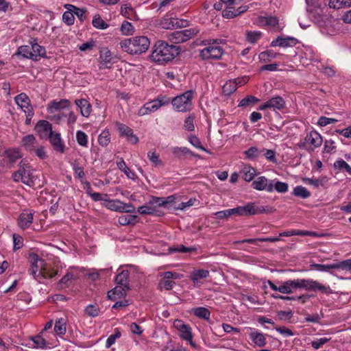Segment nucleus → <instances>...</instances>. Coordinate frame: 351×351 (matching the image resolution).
I'll return each mask as SVG.
<instances>
[{"label": "nucleus", "mask_w": 351, "mask_h": 351, "mask_svg": "<svg viewBox=\"0 0 351 351\" xmlns=\"http://www.w3.org/2000/svg\"><path fill=\"white\" fill-rule=\"evenodd\" d=\"M99 308L97 305L89 304L85 308V313L90 317H97L99 315Z\"/></svg>", "instance_id": "obj_61"}, {"label": "nucleus", "mask_w": 351, "mask_h": 351, "mask_svg": "<svg viewBox=\"0 0 351 351\" xmlns=\"http://www.w3.org/2000/svg\"><path fill=\"white\" fill-rule=\"evenodd\" d=\"M237 89V84L233 80H229L222 87L223 93L229 95L234 93Z\"/></svg>", "instance_id": "obj_51"}, {"label": "nucleus", "mask_w": 351, "mask_h": 351, "mask_svg": "<svg viewBox=\"0 0 351 351\" xmlns=\"http://www.w3.org/2000/svg\"><path fill=\"white\" fill-rule=\"evenodd\" d=\"M194 93L189 90L184 93L173 97L170 100L173 109L178 112H186L190 111L192 108V99Z\"/></svg>", "instance_id": "obj_3"}, {"label": "nucleus", "mask_w": 351, "mask_h": 351, "mask_svg": "<svg viewBox=\"0 0 351 351\" xmlns=\"http://www.w3.org/2000/svg\"><path fill=\"white\" fill-rule=\"evenodd\" d=\"M33 213H28L27 211L23 212L18 220V224L19 227L22 229H25L32 224L33 221Z\"/></svg>", "instance_id": "obj_25"}, {"label": "nucleus", "mask_w": 351, "mask_h": 351, "mask_svg": "<svg viewBox=\"0 0 351 351\" xmlns=\"http://www.w3.org/2000/svg\"><path fill=\"white\" fill-rule=\"evenodd\" d=\"M179 52V47L163 40H158L153 47L150 58L158 64H165L172 60Z\"/></svg>", "instance_id": "obj_1"}, {"label": "nucleus", "mask_w": 351, "mask_h": 351, "mask_svg": "<svg viewBox=\"0 0 351 351\" xmlns=\"http://www.w3.org/2000/svg\"><path fill=\"white\" fill-rule=\"evenodd\" d=\"M266 336L258 331H253L250 333V339L258 347H263L266 345Z\"/></svg>", "instance_id": "obj_26"}, {"label": "nucleus", "mask_w": 351, "mask_h": 351, "mask_svg": "<svg viewBox=\"0 0 351 351\" xmlns=\"http://www.w3.org/2000/svg\"><path fill=\"white\" fill-rule=\"evenodd\" d=\"M295 289L293 280H289L283 282L279 286L278 291L283 294H289L292 293V289Z\"/></svg>", "instance_id": "obj_39"}, {"label": "nucleus", "mask_w": 351, "mask_h": 351, "mask_svg": "<svg viewBox=\"0 0 351 351\" xmlns=\"http://www.w3.org/2000/svg\"><path fill=\"white\" fill-rule=\"evenodd\" d=\"M121 14L125 18L134 20L136 17L135 12L129 4H124L121 8Z\"/></svg>", "instance_id": "obj_38"}, {"label": "nucleus", "mask_w": 351, "mask_h": 351, "mask_svg": "<svg viewBox=\"0 0 351 351\" xmlns=\"http://www.w3.org/2000/svg\"><path fill=\"white\" fill-rule=\"evenodd\" d=\"M30 44L32 45L33 60H38V57H45L46 53L45 48L39 45L36 43V39L31 41Z\"/></svg>", "instance_id": "obj_30"}, {"label": "nucleus", "mask_w": 351, "mask_h": 351, "mask_svg": "<svg viewBox=\"0 0 351 351\" xmlns=\"http://www.w3.org/2000/svg\"><path fill=\"white\" fill-rule=\"evenodd\" d=\"M50 143L53 149L59 153L63 154L65 152V145L60 133L53 132L49 136Z\"/></svg>", "instance_id": "obj_16"}, {"label": "nucleus", "mask_w": 351, "mask_h": 351, "mask_svg": "<svg viewBox=\"0 0 351 351\" xmlns=\"http://www.w3.org/2000/svg\"><path fill=\"white\" fill-rule=\"evenodd\" d=\"M191 311L194 315L200 319L205 320H208L210 319V312L205 307H196L193 308Z\"/></svg>", "instance_id": "obj_34"}, {"label": "nucleus", "mask_w": 351, "mask_h": 351, "mask_svg": "<svg viewBox=\"0 0 351 351\" xmlns=\"http://www.w3.org/2000/svg\"><path fill=\"white\" fill-rule=\"evenodd\" d=\"M133 54H141L147 51L150 42L147 37L144 36L132 38Z\"/></svg>", "instance_id": "obj_11"}, {"label": "nucleus", "mask_w": 351, "mask_h": 351, "mask_svg": "<svg viewBox=\"0 0 351 351\" xmlns=\"http://www.w3.org/2000/svg\"><path fill=\"white\" fill-rule=\"evenodd\" d=\"M128 277H129V271L123 270L120 272L115 278V281L118 285H122L125 287L127 289H129L128 286Z\"/></svg>", "instance_id": "obj_35"}, {"label": "nucleus", "mask_w": 351, "mask_h": 351, "mask_svg": "<svg viewBox=\"0 0 351 351\" xmlns=\"http://www.w3.org/2000/svg\"><path fill=\"white\" fill-rule=\"evenodd\" d=\"M241 173L243 178L246 182H250L254 179L255 176L256 170L253 167L250 166L244 167L243 169L241 170Z\"/></svg>", "instance_id": "obj_41"}, {"label": "nucleus", "mask_w": 351, "mask_h": 351, "mask_svg": "<svg viewBox=\"0 0 351 351\" xmlns=\"http://www.w3.org/2000/svg\"><path fill=\"white\" fill-rule=\"evenodd\" d=\"M162 23V27L166 29H171L173 27H185L189 25V21L185 19H180L177 18L165 19Z\"/></svg>", "instance_id": "obj_19"}, {"label": "nucleus", "mask_w": 351, "mask_h": 351, "mask_svg": "<svg viewBox=\"0 0 351 351\" xmlns=\"http://www.w3.org/2000/svg\"><path fill=\"white\" fill-rule=\"evenodd\" d=\"M147 158L153 163L155 167H159L162 165L159 155L156 152H149L147 153Z\"/></svg>", "instance_id": "obj_60"}, {"label": "nucleus", "mask_w": 351, "mask_h": 351, "mask_svg": "<svg viewBox=\"0 0 351 351\" xmlns=\"http://www.w3.org/2000/svg\"><path fill=\"white\" fill-rule=\"evenodd\" d=\"M313 232L307 230H291L289 231H285L279 234L280 237H291L295 235L299 236H310L312 235Z\"/></svg>", "instance_id": "obj_43"}, {"label": "nucleus", "mask_w": 351, "mask_h": 351, "mask_svg": "<svg viewBox=\"0 0 351 351\" xmlns=\"http://www.w3.org/2000/svg\"><path fill=\"white\" fill-rule=\"evenodd\" d=\"M260 154L261 151L256 147H251L244 152L246 158L251 160L258 158Z\"/></svg>", "instance_id": "obj_58"}, {"label": "nucleus", "mask_w": 351, "mask_h": 351, "mask_svg": "<svg viewBox=\"0 0 351 351\" xmlns=\"http://www.w3.org/2000/svg\"><path fill=\"white\" fill-rule=\"evenodd\" d=\"M12 177L15 182L21 181L23 184L29 186L34 184L31 167L28 163L23 160L20 162L19 170L13 173Z\"/></svg>", "instance_id": "obj_6"}, {"label": "nucleus", "mask_w": 351, "mask_h": 351, "mask_svg": "<svg viewBox=\"0 0 351 351\" xmlns=\"http://www.w3.org/2000/svg\"><path fill=\"white\" fill-rule=\"evenodd\" d=\"M100 69L110 68L111 52L107 48L101 50L99 56Z\"/></svg>", "instance_id": "obj_27"}, {"label": "nucleus", "mask_w": 351, "mask_h": 351, "mask_svg": "<svg viewBox=\"0 0 351 351\" xmlns=\"http://www.w3.org/2000/svg\"><path fill=\"white\" fill-rule=\"evenodd\" d=\"M292 194L302 199H306L311 196V193L306 188L302 186H297L293 189Z\"/></svg>", "instance_id": "obj_40"}, {"label": "nucleus", "mask_w": 351, "mask_h": 351, "mask_svg": "<svg viewBox=\"0 0 351 351\" xmlns=\"http://www.w3.org/2000/svg\"><path fill=\"white\" fill-rule=\"evenodd\" d=\"M259 101L258 99L255 97L254 96L250 95L245 98H243L239 103V106L241 107H246L248 106L251 104H255Z\"/></svg>", "instance_id": "obj_64"}, {"label": "nucleus", "mask_w": 351, "mask_h": 351, "mask_svg": "<svg viewBox=\"0 0 351 351\" xmlns=\"http://www.w3.org/2000/svg\"><path fill=\"white\" fill-rule=\"evenodd\" d=\"M273 182L274 180H272ZM289 186L286 182L280 181H276L275 183L273 182V191L275 190L278 193H285L288 191Z\"/></svg>", "instance_id": "obj_55"}, {"label": "nucleus", "mask_w": 351, "mask_h": 351, "mask_svg": "<svg viewBox=\"0 0 351 351\" xmlns=\"http://www.w3.org/2000/svg\"><path fill=\"white\" fill-rule=\"evenodd\" d=\"M21 156L20 152L16 149H8L5 152V157L10 163H14Z\"/></svg>", "instance_id": "obj_47"}, {"label": "nucleus", "mask_w": 351, "mask_h": 351, "mask_svg": "<svg viewBox=\"0 0 351 351\" xmlns=\"http://www.w3.org/2000/svg\"><path fill=\"white\" fill-rule=\"evenodd\" d=\"M106 208L110 210L119 212L121 201L119 199H107Z\"/></svg>", "instance_id": "obj_62"}, {"label": "nucleus", "mask_w": 351, "mask_h": 351, "mask_svg": "<svg viewBox=\"0 0 351 351\" xmlns=\"http://www.w3.org/2000/svg\"><path fill=\"white\" fill-rule=\"evenodd\" d=\"M334 168L339 171H346L349 175H351V167L341 158L334 162Z\"/></svg>", "instance_id": "obj_42"}, {"label": "nucleus", "mask_w": 351, "mask_h": 351, "mask_svg": "<svg viewBox=\"0 0 351 351\" xmlns=\"http://www.w3.org/2000/svg\"><path fill=\"white\" fill-rule=\"evenodd\" d=\"M224 43L221 39H206L202 41L201 45L207 46L200 50L199 57L202 60H219L223 54V49L219 45Z\"/></svg>", "instance_id": "obj_2"}, {"label": "nucleus", "mask_w": 351, "mask_h": 351, "mask_svg": "<svg viewBox=\"0 0 351 351\" xmlns=\"http://www.w3.org/2000/svg\"><path fill=\"white\" fill-rule=\"evenodd\" d=\"M14 56H22L25 58L33 60L32 46L23 45L19 47Z\"/></svg>", "instance_id": "obj_36"}, {"label": "nucleus", "mask_w": 351, "mask_h": 351, "mask_svg": "<svg viewBox=\"0 0 351 351\" xmlns=\"http://www.w3.org/2000/svg\"><path fill=\"white\" fill-rule=\"evenodd\" d=\"M252 187L258 191L265 190L267 192H273V181H269L265 176L258 177L252 184Z\"/></svg>", "instance_id": "obj_14"}, {"label": "nucleus", "mask_w": 351, "mask_h": 351, "mask_svg": "<svg viewBox=\"0 0 351 351\" xmlns=\"http://www.w3.org/2000/svg\"><path fill=\"white\" fill-rule=\"evenodd\" d=\"M334 269L351 271V258L333 263Z\"/></svg>", "instance_id": "obj_49"}, {"label": "nucleus", "mask_w": 351, "mask_h": 351, "mask_svg": "<svg viewBox=\"0 0 351 351\" xmlns=\"http://www.w3.org/2000/svg\"><path fill=\"white\" fill-rule=\"evenodd\" d=\"M322 143L321 135L316 131H311L308 133L303 141L300 143V147L313 149L319 147Z\"/></svg>", "instance_id": "obj_10"}, {"label": "nucleus", "mask_w": 351, "mask_h": 351, "mask_svg": "<svg viewBox=\"0 0 351 351\" xmlns=\"http://www.w3.org/2000/svg\"><path fill=\"white\" fill-rule=\"evenodd\" d=\"M120 30L124 35H131L134 32V27L131 23L125 21L121 24Z\"/></svg>", "instance_id": "obj_59"}, {"label": "nucleus", "mask_w": 351, "mask_h": 351, "mask_svg": "<svg viewBox=\"0 0 351 351\" xmlns=\"http://www.w3.org/2000/svg\"><path fill=\"white\" fill-rule=\"evenodd\" d=\"M69 11H66L64 12L62 15L63 21L68 25H71L74 23L75 17L73 10L71 8H66Z\"/></svg>", "instance_id": "obj_48"}, {"label": "nucleus", "mask_w": 351, "mask_h": 351, "mask_svg": "<svg viewBox=\"0 0 351 351\" xmlns=\"http://www.w3.org/2000/svg\"><path fill=\"white\" fill-rule=\"evenodd\" d=\"M170 99L166 95H159L158 97L149 102L145 103L141 106L138 111L139 116H144L158 110L161 106L169 104Z\"/></svg>", "instance_id": "obj_5"}, {"label": "nucleus", "mask_w": 351, "mask_h": 351, "mask_svg": "<svg viewBox=\"0 0 351 351\" xmlns=\"http://www.w3.org/2000/svg\"><path fill=\"white\" fill-rule=\"evenodd\" d=\"M137 215H122L119 218V223L121 226L134 225Z\"/></svg>", "instance_id": "obj_50"}, {"label": "nucleus", "mask_w": 351, "mask_h": 351, "mask_svg": "<svg viewBox=\"0 0 351 351\" xmlns=\"http://www.w3.org/2000/svg\"><path fill=\"white\" fill-rule=\"evenodd\" d=\"M173 326L180 332L181 339L189 341L193 348H197V345L193 341V334L189 325L185 324L182 320L176 319L173 322Z\"/></svg>", "instance_id": "obj_9"}, {"label": "nucleus", "mask_w": 351, "mask_h": 351, "mask_svg": "<svg viewBox=\"0 0 351 351\" xmlns=\"http://www.w3.org/2000/svg\"><path fill=\"white\" fill-rule=\"evenodd\" d=\"M303 181L309 185L318 188L319 186H324L327 183L328 179L326 177H322L317 179L306 178L303 179Z\"/></svg>", "instance_id": "obj_37"}, {"label": "nucleus", "mask_w": 351, "mask_h": 351, "mask_svg": "<svg viewBox=\"0 0 351 351\" xmlns=\"http://www.w3.org/2000/svg\"><path fill=\"white\" fill-rule=\"evenodd\" d=\"M29 261L31 264V267L40 268V266H45L44 261L40 258L37 254L34 252L29 254Z\"/></svg>", "instance_id": "obj_46"}, {"label": "nucleus", "mask_w": 351, "mask_h": 351, "mask_svg": "<svg viewBox=\"0 0 351 351\" xmlns=\"http://www.w3.org/2000/svg\"><path fill=\"white\" fill-rule=\"evenodd\" d=\"M126 288L123 286H117L108 292V298L111 300H116L126 295Z\"/></svg>", "instance_id": "obj_31"}, {"label": "nucleus", "mask_w": 351, "mask_h": 351, "mask_svg": "<svg viewBox=\"0 0 351 351\" xmlns=\"http://www.w3.org/2000/svg\"><path fill=\"white\" fill-rule=\"evenodd\" d=\"M256 23L260 26L275 27L278 24V19L276 16H260L257 18Z\"/></svg>", "instance_id": "obj_28"}, {"label": "nucleus", "mask_w": 351, "mask_h": 351, "mask_svg": "<svg viewBox=\"0 0 351 351\" xmlns=\"http://www.w3.org/2000/svg\"><path fill=\"white\" fill-rule=\"evenodd\" d=\"M199 33L196 27L184 30L176 31L169 35V40L174 43H180L187 41Z\"/></svg>", "instance_id": "obj_8"}, {"label": "nucleus", "mask_w": 351, "mask_h": 351, "mask_svg": "<svg viewBox=\"0 0 351 351\" xmlns=\"http://www.w3.org/2000/svg\"><path fill=\"white\" fill-rule=\"evenodd\" d=\"M39 274H41V276L44 278H52L58 274V272L53 268H48L45 266H40Z\"/></svg>", "instance_id": "obj_45"}, {"label": "nucleus", "mask_w": 351, "mask_h": 351, "mask_svg": "<svg viewBox=\"0 0 351 351\" xmlns=\"http://www.w3.org/2000/svg\"><path fill=\"white\" fill-rule=\"evenodd\" d=\"M21 145L27 151L32 152L38 143L33 134H28L22 138Z\"/></svg>", "instance_id": "obj_24"}, {"label": "nucleus", "mask_w": 351, "mask_h": 351, "mask_svg": "<svg viewBox=\"0 0 351 351\" xmlns=\"http://www.w3.org/2000/svg\"><path fill=\"white\" fill-rule=\"evenodd\" d=\"M278 53L273 50H266L259 54V59L263 62H269L271 59L275 58Z\"/></svg>", "instance_id": "obj_53"}, {"label": "nucleus", "mask_w": 351, "mask_h": 351, "mask_svg": "<svg viewBox=\"0 0 351 351\" xmlns=\"http://www.w3.org/2000/svg\"><path fill=\"white\" fill-rule=\"evenodd\" d=\"M173 156L179 159L185 158L187 156L199 158V156L193 153L186 147H173L171 148Z\"/></svg>", "instance_id": "obj_17"}, {"label": "nucleus", "mask_w": 351, "mask_h": 351, "mask_svg": "<svg viewBox=\"0 0 351 351\" xmlns=\"http://www.w3.org/2000/svg\"><path fill=\"white\" fill-rule=\"evenodd\" d=\"M210 276V271L207 269H195L190 274V279L194 285L199 287L202 285L201 279H206Z\"/></svg>", "instance_id": "obj_18"}, {"label": "nucleus", "mask_w": 351, "mask_h": 351, "mask_svg": "<svg viewBox=\"0 0 351 351\" xmlns=\"http://www.w3.org/2000/svg\"><path fill=\"white\" fill-rule=\"evenodd\" d=\"M261 32H247L246 37L248 42L250 43H255L261 37Z\"/></svg>", "instance_id": "obj_63"}, {"label": "nucleus", "mask_w": 351, "mask_h": 351, "mask_svg": "<svg viewBox=\"0 0 351 351\" xmlns=\"http://www.w3.org/2000/svg\"><path fill=\"white\" fill-rule=\"evenodd\" d=\"M110 141V135L108 130H104L99 136L98 142L101 146H107Z\"/></svg>", "instance_id": "obj_56"}, {"label": "nucleus", "mask_w": 351, "mask_h": 351, "mask_svg": "<svg viewBox=\"0 0 351 351\" xmlns=\"http://www.w3.org/2000/svg\"><path fill=\"white\" fill-rule=\"evenodd\" d=\"M54 331L58 335L66 333V321L64 318H60L56 321Z\"/></svg>", "instance_id": "obj_44"}, {"label": "nucleus", "mask_w": 351, "mask_h": 351, "mask_svg": "<svg viewBox=\"0 0 351 351\" xmlns=\"http://www.w3.org/2000/svg\"><path fill=\"white\" fill-rule=\"evenodd\" d=\"M70 101L68 99H62L60 101L52 100L47 106V110L49 113H54L61 109H64L70 106Z\"/></svg>", "instance_id": "obj_20"}, {"label": "nucleus", "mask_w": 351, "mask_h": 351, "mask_svg": "<svg viewBox=\"0 0 351 351\" xmlns=\"http://www.w3.org/2000/svg\"><path fill=\"white\" fill-rule=\"evenodd\" d=\"M75 104L80 109L82 116L84 117H88L90 116L92 107L86 99H76Z\"/></svg>", "instance_id": "obj_22"}, {"label": "nucleus", "mask_w": 351, "mask_h": 351, "mask_svg": "<svg viewBox=\"0 0 351 351\" xmlns=\"http://www.w3.org/2000/svg\"><path fill=\"white\" fill-rule=\"evenodd\" d=\"M247 6H241L237 9L230 7L223 11V16L226 19H232L241 14L242 13L247 11Z\"/></svg>", "instance_id": "obj_29"}, {"label": "nucleus", "mask_w": 351, "mask_h": 351, "mask_svg": "<svg viewBox=\"0 0 351 351\" xmlns=\"http://www.w3.org/2000/svg\"><path fill=\"white\" fill-rule=\"evenodd\" d=\"M76 140L77 143L82 146L86 147L88 144V136L87 135L82 131L78 130L76 132Z\"/></svg>", "instance_id": "obj_57"}, {"label": "nucleus", "mask_w": 351, "mask_h": 351, "mask_svg": "<svg viewBox=\"0 0 351 351\" xmlns=\"http://www.w3.org/2000/svg\"><path fill=\"white\" fill-rule=\"evenodd\" d=\"M92 23L95 28L100 29H105L108 27V24L106 23L99 14L93 17Z\"/></svg>", "instance_id": "obj_52"}, {"label": "nucleus", "mask_w": 351, "mask_h": 351, "mask_svg": "<svg viewBox=\"0 0 351 351\" xmlns=\"http://www.w3.org/2000/svg\"><path fill=\"white\" fill-rule=\"evenodd\" d=\"M119 45L123 51L128 52L130 54H133L132 38L121 40Z\"/></svg>", "instance_id": "obj_54"}, {"label": "nucleus", "mask_w": 351, "mask_h": 351, "mask_svg": "<svg viewBox=\"0 0 351 351\" xmlns=\"http://www.w3.org/2000/svg\"><path fill=\"white\" fill-rule=\"evenodd\" d=\"M116 126L121 135L126 137L129 143L134 145L138 142V138L134 134L133 130L128 125L121 123H117Z\"/></svg>", "instance_id": "obj_13"}, {"label": "nucleus", "mask_w": 351, "mask_h": 351, "mask_svg": "<svg viewBox=\"0 0 351 351\" xmlns=\"http://www.w3.org/2000/svg\"><path fill=\"white\" fill-rule=\"evenodd\" d=\"M117 166L120 171L125 174L128 178L133 180L137 178L136 174L127 167L124 160L122 158H120L119 161L117 162Z\"/></svg>", "instance_id": "obj_32"}, {"label": "nucleus", "mask_w": 351, "mask_h": 351, "mask_svg": "<svg viewBox=\"0 0 351 351\" xmlns=\"http://www.w3.org/2000/svg\"><path fill=\"white\" fill-rule=\"evenodd\" d=\"M16 104L24 111V110H32L29 97L24 93L16 95L14 98Z\"/></svg>", "instance_id": "obj_23"}, {"label": "nucleus", "mask_w": 351, "mask_h": 351, "mask_svg": "<svg viewBox=\"0 0 351 351\" xmlns=\"http://www.w3.org/2000/svg\"><path fill=\"white\" fill-rule=\"evenodd\" d=\"M232 215L237 216H250L263 213L265 212L264 207H258L253 202L247 203L243 206H237L234 208H230Z\"/></svg>", "instance_id": "obj_7"}, {"label": "nucleus", "mask_w": 351, "mask_h": 351, "mask_svg": "<svg viewBox=\"0 0 351 351\" xmlns=\"http://www.w3.org/2000/svg\"><path fill=\"white\" fill-rule=\"evenodd\" d=\"M298 43V40L293 37H286L283 38L278 36L276 40H274L271 43V47H293Z\"/></svg>", "instance_id": "obj_15"}, {"label": "nucleus", "mask_w": 351, "mask_h": 351, "mask_svg": "<svg viewBox=\"0 0 351 351\" xmlns=\"http://www.w3.org/2000/svg\"><path fill=\"white\" fill-rule=\"evenodd\" d=\"M35 130L40 135H51L53 132L52 131L51 124L45 120L39 121L35 125Z\"/></svg>", "instance_id": "obj_21"}, {"label": "nucleus", "mask_w": 351, "mask_h": 351, "mask_svg": "<svg viewBox=\"0 0 351 351\" xmlns=\"http://www.w3.org/2000/svg\"><path fill=\"white\" fill-rule=\"evenodd\" d=\"M295 289H304L308 291H319L323 293L330 294L332 291L329 286H325L312 279H295Z\"/></svg>", "instance_id": "obj_4"}, {"label": "nucleus", "mask_w": 351, "mask_h": 351, "mask_svg": "<svg viewBox=\"0 0 351 351\" xmlns=\"http://www.w3.org/2000/svg\"><path fill=\"white\" fill-rule=\"evenodd\" d=\"M270 108L281 110L285 107V101L280 96L271 97L269 100Z\"/></svg>", "instance_id": "obj_33"}, {"label": "nucleus", "mask_w": 351, "mask_h": 351, "mask_svg": "<svg viewBox=\"0 0 351 351\" xmlns=\"http://www.w3.org/2000/svg\"><path fill=\"white\" fill-rule=\"evenodd\" d=\"M179 274L172 271H166L162 274V279L159 282V288L160 290L165 289L171 290L176 284L173 279H178L180 278Z\"/></svg>", "instance_id": "obj_12"}]
</instances>
